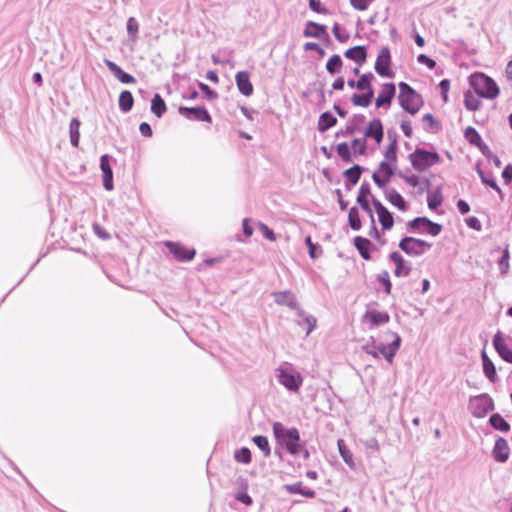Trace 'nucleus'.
<instances>
[{
    "mask_svg": "<svg viewBox=\"0 0 512 512\" xmlns=\"http://www.w3.org/2000/svg\"><path fill=\"white\" fill-rule=\"evenodd\" d=\"M272 430L275 440L281 448L292 456L300 454L303 441L297 428H288L281 422H274Z\"/></svg>",
    "mask_w": 512,
    "mask_h": 512,
    "instance_id": "nucleus-1",
    "label": "nucleus"
},
{
    "mask_svg": "<svg viewBox=\"0 0 512 512\" xmlns=\"http://www.w3.org/2000/svg\"><path fill=\"white\" fill-rule=\"evenodd\" d=\"M469 83L475 93L482 98L495 99L499 95L500 90L496 82L484 73L472 74Z\"/></svg>",
    "mask_w": 512,
    "mask_h": 512,
    "instance_id": "nucleus-2",
    "label": "nucleus"
},
{
    "mask_svg": "<svg viewBox=\"0 0 512 512\" xmlns=\"http://www.w3.org/2000/svg\"><path fill=\"white\" fill-rule=\"evenodd\" d=\"M398 101L401 108L411 115H415L423 105L422 96L406 82H400Z\"/></svg>",
    "mask_w": 512,
    "mask_h": 512,
    "instance_id": "nucleus-3",
    "label": "nucleus"
},
{
    "mask_svg": "<svg viewBox=\"0 0 512 512\" xmlns=\"http://www.w3.org/2000/svg\"><path fill=\"white\" fill-rule=\"evenodd\" d=\"M412 167L418 172H424L440 161V155L436 151H428L424 148H416L409 154Z\"/></svg>",
    "mask_w": 512,
    "mask_h": 512,
    "instance_id": "nucleus-4",
    "label": "nucleus"
},
{
    "mask_svg": "<svg viewBox=\"0 0 512 512\" xmlns=\"http://www.w3.org/2000/svg\"><path fill=\"white\" fill-rule=\"evenodd\" d=\"M398 247L408 256L419 257L429 251L432 244L420 238L405 236L400 240Z\"/></svg>",
    "mask_w": 512,
    "mask_h": 512,
    "instance_id": "nucleus-5",
    "label": "nucleus"
},
{
    "mask_svg": "<svg viewBox=\"0 0 512 512\" xmlns=\"http://www.w3.org/2000/svg\"><path fill=\"white\" fill-rule=\"evenodd\" d=\"M442 229L441 224L433 222L425 216H419L407 222V230L409 232L425 233L435 237L441 233Z\"/></svg>",
    "mask_w": 512,
    "mask_h": 512,
    "instance_id": "nucleus-6",
    "label": "nucleus"
},
{
    "mask_svg": "<svg viewBox=\"0 0 512 512\" xmlns=\"http://www.w3.org/2000/svg\"><path fill=\"white\" fill-rule=\"evenodd\" d=\"M494 408V401L487 393L471 397L468 404L469 411L476 418H484Z\"/></svg>",
    "mask_w": 512,
    "mask_h": 512,
    "instance_id": "nucleus-7",
    "label": "nucleus"
},
{
    "mask_svg": "<svg viewBox=\"0 0 512 512\" xmlns=\"http://www.w3.org/2000/svg\"><path fill=\"white\" fill-rule=\"evenodd\" d=\"M276 377L281 385L291 392H296L302 385L303 378L299 372L289 367H278Z\"/></svg>",
    "mask_w": 512,
    "mask_h": 512,
    "instance_id": "nucleus-8",
    "label": "nucleus"
},
{
    "mask_svg": "<svg viewBox=\"0 0 512 512\" xmlns=\"http://www.w3.org/2000/svg\"><path fill=\"white\" fill-rule=\"evenodd\" d=\"M391 64L392 59L390 49L388 46H383L378 53L374 69L381 77L393 78L395 73L391 69Z\"/></svg>",
    "mask_w": 512,
    "mask_h": 512,
    "instance_id": "nucleus-9",
    "label": "nucleus"
},
{
    "mask_svg": "<svg viewBox=\"0 0 512 512\" xmlns=\"http://www.w3.org/2000/svg\"><path fill=\"white\" fill-rule=\"evenodd\" d=\"M386 335L388 338H392L391 343L387 345L384 343H379L376 345V348L378 354H382L386 361L391 364L393 362L394 356L400 348L401 337L396 332L392 331H387Z\"/></svg>",
    "mask_w": 512,
    "mask_h": 512,
    "instance_id": "nucleus-10",
    "label": "nucleus"
},
{
    "mask_svg": "<svg viewBox=\"0 0 512 512\" xmlns=\"http://www.w3.org/2000/svg\"><path fill=\"white\" fill-rule=\"evenodd\" d=\"M274 302L280 306H286L291 310L296 311L297 316H304V311L301 309L296 295L290 290L276 291L272 293Z\"/></svg>",
    "mask_w": 512,
    "mask_h": 512,
    "instance_id": "nucleus-11",
    "label": "nucleus"
},
{
    "mask_svg": "<svg viewBox=\"0 0 512 512\" xmlns=\"http://www.w3.org/2000/svg\"><path fill=\"white\" fill-rule=\"evenodd\" d=\"M165 247L179 262H189L196 255L195 249H189L179 242L167 241Z\"/></svg>",
    "mask_w": 512,
    "mask_h": 512,
    "instance_id": "nucleus-12",
    "label": "nucleus"
},
{
    "mask_svg": "<svg viewBox=\"0 0 512 512\" xmlns=\"http://www.w3.org/2000/svg\"><path fill=\"white\" fill-rule=\"evenodd\" d=\"M179 114L187 118L188 120L200 121V122H212V117L208 110L203 106L196 107H179Z\"/></svg>",
    "mask_w": 512,
    "mask_h": 512,
    "instance_id": "nucleus-13",
    "label": "nucleus"
},
{
    "mask_svg": "<svg viewBox=\"0 0 512 512\" xmlns=\"http://www.w3.org/2000/svg\"><path fill=\"white\" fill-rule=\"evenodd\" d=\"M111 160L112 157L108 154H104L100 157V169L102 172L103 187L107 191L114 189L113 170L110 164Z\"/></svg>",
    "mask_w": 512,
    "mask_h": 512,
    "instance_id": "nucleus-14",
    "label": "nucleus"
},
{
    "mask_svg": "<svg viewBox=\"0 0 512 512\" xmlns=\"http://www.w3.org/2000/svg\"><path fill=\"white\" fill-rule=\"evenodd\" d=\"M366 117L363 114H354L347 122L344 129L336 132V137H347L360 131L361 127L365 123Z\"/></svg>",
    "mask_w": 512,
    "mask_h": 512,
    "instance_id": "nucleus-15",
    "label": "nucleus"
},
{
    "mask_svg": "<svg viewBox=\"0 0 512 512\" xmlns=\"http://www.w3.org/2000/svg\"><path fill=\"white\" fill-rule=\"evenodd\" d=\"M493 346L498 355L507 363L512 364V349L508 347L501 331L493 337Z\"/></svg>",
    "mask_w": 512,
    "mask_h": 512,
    "instance_id": "nucleus-16",
    "label": "nucleus"
},
{
    "mask_svg": "<svg viewBox=\"0 0 512 512\" xmlns=\"http://www.w3.org/2000/svg\"><path fill=\"white\" fill-rule=\"evenodd\" d=\"M396 94V86L394 83L389 82L383 84L382 90L378 94L375 105L377 108L383 107V106H390L392 103L393 98Z\"/></svg>",
    "mask_w": 512,
    "mask_h": 512,
    "instance_id": "nucleus-17",
    "label": "nucleus"
},
{
    "mask_svg": "<svg viewBox=\"0 0 512 512\" xmlns=\"http://www.w3.org/2000/svg\"><path fill=\"white\" fill-rule=\"evenodd\" d=\"M389 259L395 264V270H394L395 276L406 277L410 274L411 266L399 252H397V251L391 252L389 255Z\"/></svg>",
    "mask_w": 512,
    "mask_h": 512,
    "instance_id": "nucleus-18",
    "label": "nucleus"
},
{
    "mask_svg": "<svg viewBox=\"0 0 512 512\" xmlns=\"http://www.w3.org/2000/svg\"><path fill=\"white\" fill-rule=\"evenodd\" d=\"M304 37H315L323 38L327 41L330 40L329 34L327 33V27L323 24L316 23L314 21H308L303 30Z\"/></svg>",
    "mask_w": 512,
    "mask_h": 512,
    "instance_id": "nucleus-19",
    "label": "nucleus"
},
{
    "mask_svg": "<svg viewBox=\"0 0 512 512\" xmlns=\"http://www.w3.org/2000/svg\"><path fill=\"white\" fill-rule=\"evenodd\" d=\"M510 453V448L508 442L505 438L499 437L494 444L492 450V456L495 461L499 463H504L508 460Z\"/></svg>",
    "mask_w": 512,
    "mask_h": 512,
    "instance_id": "nucleus-20",
    "label": "nucleus"
},
{
    "mask_svg": "<svg viewBox=\"0 0 512 512\" xmlns=\"http://www.w3.org/2000/svg\"><path fill=\"white\" fill-rule=\"evenodd\" d=\"M364 136L365 138L374 139L375 142L379 144L384 136V129L381 120L378 118L371 120L364 131Z\"/></svg>",
    "mask_w": 512,
    "mask_h": 512,
    "instance_id": "nucleus-21",
    "label": "nucleus"
},
{
    "mask_svg": "<svg viewBox=\"0 0 512 512\" xmlns=\"http://www.w3.org/2000/svg\"><path fill=\"white\" fill-rule=\"evenodd\" d=\"M104 63L109 71L123 84H132L136 82V79L129 73L123 71V69L115 62L104 59Z\"/></svg>",
    "mask_w": 512,
    "mask_h": 512,
    "instance_id": "nucleus-22",
    "label": "nucleus"
},
{
    "mask_svg": "<svg viewBox=\"0 0 512 512\" xmlns=\"http://www.w3.org/2000/svg\"><path fill=\"white\" fill-rule=\"evenodd\" d=\"M236 85L239 92L244 96H250L253 93V85L250 81V74L247 71H239L235 76Z\"/></svg>",
    "mask_w": 512,
    "mask_h": 512,
    "instance_id": "nucleus-23",
    "label": "nucleus"
},
{
    "mask_svg": "<svg viewBox=\"0 0 512 512\" xmlns=\"http://www.w3.org/2000/svg\"><path fill=\"white\" fill-rule=\"evenodd\" d=\"M344 56L354 62H356L359 66L364 64L367 59V49L364 45H357L347 49L344 52Z\"/></svg>",
    "mask_w": 512,
    "mask_h": 512,
    "instance_id": "nucleus-24",
    "label": "nucleus"
},
{
    "mask_svg": "<svg viewBox=\"0 0 512 512\" xmlns=\"http://www.w3.org/2000/svg\"><path fill=\"white\" fill-rule=\"evenodd\" d=\"M370 195V186L368 183L363 182L360 186L358 196L356 198L357 204L364 210L369 217L374 216L370 207L367 197Z\"/></svg>",
    "mask_w": 512,
    "mask_h": 512,
    "instance_id": "nucleus-25",
    "label": "nucleus"
},
{
    "mask_svg": "<svg viewBox=\"0 0 512 512\" xmlns=\"http://www.w3.org/2000/svg\"><path fill=\"white\" fill-rule=\"evenodd\" d=\"M354 246L358 250L360 256L365 260L371 259V247L372 243L369 239L362 237V236H356L353 239Z\"/></svg>",
    "mask_w": 512,
    "mask_h": 512,
    "instance_id": "nucleus-26",
    "label": "nucleus"
},
{
    "mask_svg": "<svg viewBox=\"0 0 512 512\" xmlns=\"http://www.w3.org/2000/svg\"><path fill=\"white\" fill-rule=\"evenodd\" d=\"M364 318L373 326H379L390 321V316L387 312H381L375 309L368 310L364 315Z\"/></svg>",
    "mask_w": 512,
    "mask_h": 512,
    "instance_id": "nucleus-27",
    "label": "nucleus"
},
{
    "mask_svg": "<svg viewBox=\"0 0 512 512\" xmlns=\"http://www.w3.org/2000/svg\"><path fill=\"white\" fill-rule=\"evenodd\" d=\"M385 198L389 201L390 204L397 207L401 211H406L408 209V205L405 199L395 189L386 190Z\"/></svg>",
    "mask_w": 512,
    "mask_h": 512,
    "instance_id": "nucleus-28",
    "label": "nucleus"
},
{
    "mask_svg": "<svg viewBox=\"0 0 512 512\" xmlns=\"http://www.w3.org/2000/svg\"><path fill=\"white\" fill-rule=\"evenodd\" d=\"M482 364H483V372L488 380L492 383L497 381V373L496 368L492 360L487 356L485 351L481 353Z\"/></svg>",
    "mask_w": 512,
    "mask_h": 512,
    "instance_id": "nucleus-29",
    "label": "nucleus"
},
{
    "mask_svg": "<svg viewBox=\"0 0 512 512\" xmlns=\"http://www.w3.org/2000/svg\"><path fill=\"white\" fill-rule=\"evenodd\" d=\"M361 91L363 93H361V94L354 93L351 96V102L355 106L368 107L374 98V90H370V91L361 90Z\"/></svg>",
    "mask_w": 512,
    "mask_h": 512,
    "instance_id": "nucleus-30",
    "label": "nucleus"
},
{
    "mask_svg": "<svg viewBox=\"0 0 512 512\" xmlns=\"http://www.w3.org/2000/svg\"><path fill=\"white\" fill-rule=\"evenodd\" d=\"M337 124V118L329 111L323 112L318 120V130L325 132Z\"/></svg>",
    "mask_w": 512,
    "mask_h": 512,
    "instance_id": "nucleus-31",
    "label": "nucleus"
},
{
    "mask_svg": "<svg viewBox=\"0 0 512 512\" xmlns=\"http://www.w3.org/2000/svg\"><path fill=\"white\" fill-rule=\"evenodd\" d=\"M364 171V167L359 164H354L352 167L343 172L344 178L351 184L356 185Z\"/></svg>",
    "mask_w": 512,
    "mask_h": 512,
    "instance_id": "nucleus-32",
    "label": "nucleus"
},
{
    "mask_svg": "<svg viewBox=\"0 0 512 512\" xmlns=\"http://www.w3.org/2000/svg\"><path fill=\"white\" fill-rule=\"evenodd\" d=\"M285 488H286V491L289 492L290 494H300L307 498L315 497V491L310 488L304 487L302 482L288 484L285 486Z\"/></svg>",
    "mask_w": 512,
    "mask_h": 512,
    "instance_id": "nucleus-33",
    "label": "nucleus"
},
{
    "mask_svg": "<svg viewBox=\"0 0 512 512\" xmlns=\"http://www.w3.org/2000/svg\"><path fill=\"white\" fill-rule=\"evenodd\" d=\"M481 96H478L475 91H466L464 94V106L469 111H476L481 106Z\"/></svg>",
    "mask_w": 512,
    "mask_h": 512,
    "instance_id": "nucleus-34",
    "label": "nucleus"
},
{
    "mask_svg": "<svg viewBox=\"0 0 512 512\" xmlns=\"http://www.w3.org/2000/svg\"><path fill=\"white\" fill-rule=\"evenodd\" d=\"M167 110V106L160 94H154L151 100V112L161 118Z\"/></svg>",
    "mask_w": 512,
    "mask_h": 512,
    "instance_id": "nucleus-35",
    "label": "nucleus"
},
{
    "mask_svg": "<svg viewBox=\"0 0 512 512\" xmlns=\"http://www.w3.org/2000/svg\"><path fill=\"white\" fill-rule=\"evenodd\" d=\"M351 149V146L347 142H341L336 146V152L344 163H351L354 161L355 155Z\"/></svg>",
    "mask_w": 512,
    "mask_h": 512,
    "instance_id": "nucleus-36",
    "label": "nucleus"
},
{
    "mask_svg": "<svg viewBox=\"0 0 512 512\" xmlns=\"http://www.w3.org/2000/svg\"><path fill=\"white\" fill-rule=\"evenodd\" d=\"M80 121L78 118H72L69 125L70 143L73 147L79 146L80 140Z\"/></svg>",
    "mask_w": 512,
    "mask_h": 512,
    "instance_id": "nucleus-37",
    "label": "nucleus"
},
{
    "mask_svg": "<svg viewBox=\"0 0 512 512\" xmlns=\"http://www.w3.org/2000/svg\"><path fill=\"white\" fill-rule=\"evenodd\" d=\"M489 424L495 430L501 432H508L510 430V424L499 413H494L490 416Z\"/></svg>",
    "mask_w": 512,
    "mask_h": 512,
    "instance_id": "nucleus-38",
    "label": "nucleus"
},
{
    "mask_svg": "<svg viewBox=\"0 0 512 512\" xmlns=\"http://www.w3.org/2000/svg\"><path fill=\"white\" fill-rule=\"evenodd\" d=\"M134 104V98L130 91L124 90L119 96V108L122 112L127 113L131 111Z\"/></svg>",
    "mask_w": 512,
    "mask_h": 512,
    "instance_id": "nucleus-39",
    "label": "nucleus"
},
{
    "mask_svg": "<svg viewBox=\"0 0 512 512\" xmlns=\"http://www.w3.org/2000/svg\"><path fill=\"white\" fill-rule=\"evenodd\" d=\"M443 202V195L441 187H437L436 190L427 195V205L431 210H436Z\"/></svg>",
    "mask_w": 512,
    "mask_h": 512,
    "instance_id": "nucleus-40",
    "label": "nucleus"
},
{
    "mask_svg": "<svg viewBox=\"0 0 512 512\" xmlns=\"http://www.w3.org/2000/svg\"><path fill=\"white\" fill-rule=\"evenodd\" d=\"M342 66V58L340 57V55L334 54L328 59L326 63V70L329 74L335 75L341 71Z\"/></svg>",
    "mask_w": 512,
    "mask_h": 512,
    "instance_id": "nucleus-41",
    "label": "nucleus"
},
{
    "mask_svg": "<svg viewBox=\"0 0 512 512\" xmlns=\"http://www.w3.org/2000/svg\"><path fill=\"white\" fill-rule=\"evenodd\" d=\"M423 128L430 133L438 132L441 128L440 123L431 113L424 114L422 117Z\"/></svg>",
    "mask_w": 512,
    "mask_h": 512,
    "instance_id": "nucleus-42",
    "label": "nucleus"
},
{
    "mask_svg": "<svg viewBox=\"0 0 512 512\" xmlns=\"http://www.w3.org/2000/svg\"><path fill=\"white\" fill-rule=\"evenodd\" d=\"M348 223L352 230L358 231L362 227L359 210L357 207H351L348 212Z\"/></svg>",
    "mask_w": 512,
    "mask_h": 512,
    "instance_id": "nucleus-43",
    "label": "nucleus"
},
{
    "mask_svg": "<svg viewBox=\"0 0 512 512\" xmlns=\"http://www.w3.org/2000/svg\"><path fill=\"white\" fill-rule=\"evenodd\" d=\"M337 445H338L340 456L342 457L343 461L349 467L352 468L354 466L353 455H352L351 451L349 450V448L346 446L344 440L339 439L337 442Z\"/></svg>",
    "mask_w": 512,
    "mask_h": 512,
    "instance_id": "nucleus-44",
    "label": "nucleus"
},
{
    "mask_svg": "<svg viewBox=\"0 0 512 512\" xmlns=\"http://www.w3.org/2000/svg\"><path fill=\"white\" fill-rule=\"evenodd\" d=\"M253 443L262 451L265 457L270 456L271 448L268 438L263 435H256L252 438Z\"/></svg>",
    "mask_w": 512,
    "mask_h": 512,
    "instance_id": "nucleus-45",
    "label": "nucleus"
},
{
    "mask_svg": "<svg viewBox=\"0 0 512 512\" xmlns=\"http://www.w3.org/2000/svg\"><path fill=\"white\" fill-rule=\"evenodd\" d=\"M378 215V221L382 226L383 230H390L394 225V217L393 214L388 210H384Z\"/></svg>",
    "mask_w": 512,
    "mask_h": 512,
    "instance_id": "nucleus-46",
    "label": "nucleus"
},
{
    "mask_svg": "<svg viewBox=\"0 0 512 512\" xmlns=\"http://www.w3.org/2000/svg\"><path fill=\"white\" fill-rule=\"evenodd\" d=\"M476 171H477V174L479 175L483 184L491 187L492 189L497 191L500 195H502V191H501L500 187L498 186L495 178L492 175L491 176L485 175L483 170L478 165L476 167Z\"/></svg>",
    "mask_w": 512,
    "mask_h": 512,
    "instance_id": "nucleus-47",
    "label": "nucleus"
},
{
    "mask_svg": "<svg viewBox=\"0 0 512 512\" xmlns=\"http://www.w3.org/2000/svg\"><path fill=\"white\" fill-rule=\"evenodd\" d=\"M367 138H354L351 142V148L353 149V154L356 155H365L367 152Z\"/></svg>",
    "mask_w": 512,
    "mask_h": 512,
    "instance_id": "nucleus-48",
    "label": "nucleus"
},
{
    "mask_svg": "<svg viewBox=\"0 0 512 512\" xmlns=\"http://www.w3.org/2000/svg\"><path fill=\"white\" fill-rule=\"evenodd\" d=\"M464 137L473 146H476L483 141L478 131L472 126H468L465 129Z\"/></svg>",
    "mask_w": 512,
    "mask_h": 512,
    "instance_id": "nucleus-49",
    "label": "nucleus"
},
{
    "mask_svg": "<svg viewBox=\"0 0 512 512\" xmlns=\"http://www.w3.org/2000/svg\"><path fill=\"white\" fill-rule=\"evenodd\" d=\"M375 79V76L371 72L364 73L360 75L358 79V85H360V90H374L372 86V82Z\"/></svg>",
    "mask_w": 512,
    "mask_h": 512,
    "instance_id": "nucleus-50",
    "label": "nucleus"
},
{
    "mask_svg": "<svg viewBox=\"0 0 512 512\" xmlns=\"http://www.w3.org/2000/svg\"><path fill=\"white\" fill-rule=\"evenodd\" d=\"M305 244L308 248V254L312 259H317L322 254V247L318 243H313L310 236L305 238Z\"/></svg>",
    "mask_w": 512,
    "mask_h": 512,
    "instance_id": "nucleus-51",
    "label": "nucleus"
},
{
    "mask_svg": "<svg viewBox=\"0 0 512 512\" xmlns=\"http://www.w3.org/2000/svg\"><path fill=\"white\" fill-rule=\"evenodd\" d=\"M234 458L237 462L242 464H249L252 460L251 452L247 447H242L235 451Z\"/></svg>",
    "mask_w": 512,
    "mask_h": 512,
    "instance_id": "nucleus-52",
    "label": "nucleus"
},
{
    "mask_svg": "<svg viewBox=\"0 0 512 512\" xmlns=\"http://www.w3.org/2000/svg\"><path fill=\"white\" fill-rule=\"evenodd\" d=\"M301 320L298 321V325H307L306 335L308 336L315 328L317 320L312 315H306L304 313V316H299Z\"/></svg>",
    "mask_w": 512,
    "mask_h": 512,
    "instance_id": "nucleus-53",
    "label": "nucleus"
},
{
    "mask_svg": "<svg viewBox=\"0 0 512 512\" xmlns=\"http://www.w3.org/2000/svg\"><path fill=\"white\" fill-rule=\"evenodd\" d=\"M509 258H510V253H509V249H508V246L503 250L502 252V256L500 257L499 261H498V267H499V270L501 272V274L505 275L507 274L508 270H509Z\"/></svg>",
    "mask_w": 512,
    "mask_h": 512,
    "instance_id": "nucleus-54",
    "label": "nucleus"
},
{
    "mask_svg": "<svg viewBox=\"0 0 512 512\" xmlns=\"http://www.w3.org/2000/svg\"><path fill=\"white\" fill-rule=\"evenodd\" d=\"M384 156L388 161H391L393 163H395L397 161V139H396V137L393 138L391 143L386 148Z\"/></svg>",
    "mask_w": 512,
    "mask_h": 512,
    "instance_id": "nucleus-55",
    "label": "nucleus"
},
{
    "mask_svg": "<svg viewBox=\"0 0 512 512\" xmlns=\"http://www.w3.org/2000/svg\"><path fill=\"white\" fill-rule=\"evenodd\" d=\"M126 28H127V33L129 35L130 39L136 40L138 31H139V24H138V21L136 20V18H134V17L128 18Z\"/></svg>",
    "mask_w": 512,
    "mask_h": 512,
    "instance_id": "nucleus-56",
    "label": "nucleus"
},
{
    "mask_svg": "<svg viewBox=\"0 0 512 512\" xmlns=\"http://www.w3.org/2000/svg\"><path fill=\"white\" fill-rule=\"evenodd\" d=\"M332 33L337 41L340 43H346L350 36L349 34L341 28V26L338 23H335L332 27Z\"/></svg>",
    "mask_w": 512,
    "mask_h": 512,
    "instance_id": "nucleus-57",
    "label": "nucleus"
},
{
    "mask_svg": "<svg viewBox=\"0 0 512 512\" xmlns=\"http://www.w3.org/2000/svg\"><path fill=\"white\" fill-rule=\"evenodd\" d=\"M377 280L383 285L386 294L391 293L392 284L388 271L383 270L377 275Z\"/></svg>",
    "mask_w": 512,
    "mask_h": 512,
    "instance_id": "nucleus-58",
    "label": "nucleus"
},
{
    "mask_svg": "<svg viewBox=\"0 0 512 512\" xmlns=\"http://www.w3.org/2000/svg\"><path fill=\"white\" fill-rule=\"evenodd\" d=\"M377 172H379V174H383V176L387 178H391L395 174V169L388 161H382L379 164Z\"/></svg>",
    "mask_w": 512,
    "mask_h": 512,
    "instance_id": "nucleus-59",
    "label": "nucleus"
},
{
    "mask_svg": "<svg viewBox=\"0 0 512 512\" xmlns=\"http://www.w3.org/2000/svg\"><path fill=\"white\" fill-rule=\"evenodd\" d=\"M198 87L202 91L206 99L215 100L218 98V93L211 89L207 84L203 82H198Z\"/></svg>",
    "mask_w": 512,
    "mask_h": 512,
    "instance_id": "nucleus-60",
    "label": "nucleus"
},
{
    "mask_svg": "<svg viewBox=\"0 0 512 512\" xmlns=\"http://www.w3.org/2000/svg\"><path fill=\"white\" fill-rule=\"evenodd\" d=\"M309 8L319 14H328L329 10L323 6L321 0H309Z\"/></svg>",
    "mask_w": 512,
    "mask_h": 512,
    "instance_id": "nucleus-61",
    "label": "nucleus"
},
{
    "mask_svg": "<svg viewBox=\"0 0 512 512\" xmlns=\"http://www.w3.org/2000/svg\"><path fill=\"white\" fill-rule=\"evenodd\" d=\"M246 489H247V485L245 484L244 485V490L243 491H240L238 492L236 495H235V499L243 504H245L246 506H250L252 505L253 503V500L251 498V496L246 492Z\"/></svg>",
    "mask_w": 512,
    "mask_h": 512,
    "instance_id": "nucleus-62",
    "label": "nucleus"
},
{
    "mask_svg": "<svg viewBox=\"0 0 512 512\" xmlns=\"http://www.w3.org/2000/svg\"><path fill=\"white\" fill-rule=\"evenodd\" d=\"M397 175L404 179V181L412 187H417L420 184L419 176H417L416 174H411L407 176L400 171L397 173Z\"/></svg>",
    "mask_w": 512,
    "mask_h": 512,
    "instance_id": "nucleus-63",
    "label": "nucleus"
},
{
    "mask_svg": "<svg viewBox=\"0 0 512 512\" xmlns=\"http://www.w3.org/2000/svg\"><path fill=\"white\" fill-rule=\"evenodd\" d=\"M465 223L469 228H471L473 230L481 231V229H482V224H481L480 220L475 216L467 217L465 219Z\"/></svg>",
    "mask_w": 512,
    "mask_h": 512,
    "instance_id": "nucleus-64",
    "label": "nucleus"
}]
</instances>
